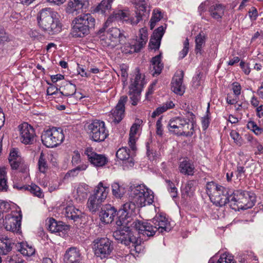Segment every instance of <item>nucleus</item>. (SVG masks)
Wrapping results in <instances>:
<instances>
[{
	"instance_id": "f257e3e1",
	"label": "nucleus",
	"mask_w": 263,
	"mask_h": 263,
	"mask_svg": "<svg viewBox=\"0 0 263 263\" xmlns=\"http://www.w3.org/2000/svg\"><path fill=\"white\" fill-rule=\"evenodd\" d=\"M132 3L135 5L136 14L135 17L126 20V18L128 17L127 13L122 10L114 11L106 21L104 27L98 31V35H101L102 33H104L105 28L113 21L116 20H123L129 21L132 25H137L140 21L144 18H146L150 12V8L148 1L145 0H133Z\"/></svg>"
},
{
	"instance_id": "f03ea898",
	"label": "nucleus",
	"mask_w": 263,
	"mask_h": 263,
	"mask_svg": "<svg viewBox=\"0 0 263 263\" xmlns=\"http://www.w3.org/2000/svg\"><path fill=\"white\" fill-rule=\"evenodd\" d=\"M59 14L50 8L42 9L37 16L38 24L46 32L50 35L57 34L62 30V25Z\"/></svg>"
},
{
	"instance_id": "7ed1b4c3",
	"label": "nucleus",
	"mask_w": 263,
	"mask_h": 263,
	"mask_svg": "<svg viewBox=\"0 0 263 263\" xmlns=\"http://www.w3.org/2000/svg\"><path fill=\"white\" fill-rule=\"evenodd\" d=\"M96 20L90 13H83L76 17L72 21L71 33L73 37H82L90 33L94 28Z\"/></svg>"
},
{
	"instance_id": "20e7f679",
	"label": "nucleus",
	"mask_w": 263,
	"mask_h": 263,
	"mask_svg": "<svg viewBox=\"0 0 263 263\" xmlns=\"http://www.w3.org/2000/svg\"><path fill=\"white\" fill-rule=\"evenodd\" d=\"M128 194L129 200L135 201L138 206L150 205L154 201L153 193L142 184L131 185Z\"/></svg>"
},
{
	"instance_id": "39448f33",
	"label": "nucleus",
	"mask_w": 263,
	"mask_h": 263,
	"mask_svg": "<svg viewBox=\"0 0 263 263\" xmlns=\"http://www.w3.org/2000/svg\"><path fill=\"white\" fill-rule=\"evenodd\" d=\"M255 197L253 194L245 191H233V194L231 196L230 206L233 209H235L236 205L238 208L246 210L252 208L255 203Z\"/></svg>"
},
{
	"instance_id": "423d86ee",
	"label": "nucleus",
	"mask_w": 263,
	"mask_h": 263,
	"mask_svg": "<svg viewBox=\"0 0 263 263\" xmlns=\"http://www.w3.org/2000/svg\"><path fill=\"white\" fill-rule=\"evenodd\" d=\"M193 124L189 120L181 117H176L170 120L168 129L178 136H191L193 134Z\"/></svg>"
},
{
	"instance_id": "0eeeda50",
	"label": "nucleus",
	"mask_w": 263,
	"mask_h": 263,
	"mask_svg": "<svg viewBox=\"0 0 263 263\" xmlns=\"http://www.w3.org/2000/svg\"><path fill=\"white\" fill-rule=\"evenodd\" d=\"M64 139V135L61 128L52 127L42 133L41 140L47 147H54L60 144Z\"/></svg>"
},
{
	"instance_id": "6e6552de",
	"label": "nucleus",
	"mask_w": 263,
	"mask_h": 263,
	"mask_svg": "<svg viewBox=\"0 0 263 263\" xmlns=\"http://www.w3.org/2000/svg\"><path fill=\"white\" fill-rule=\"evenodd\" d=\"M128 225L120 226V228L113 232L112 236L118 242L130 248L134 242L137 243L136 240L138 236Z\"/></svg>"
},
{
	"instance_id": "1a4fd4ad",
	"label": "nucleus",
	"mask_w": 263,
	"mask_h": 263,
	"mask_svg": "<svg viewBox=\"0 0 263 263\" xmlns=\"http://www.w3.org/2000/svg\"><path fill=\"white\" fill-rule=\"evenodd\" d=\"M89 136L91 140L97 142L104 141L109 135L105 122L95 120L88 126Z\"/></svg>"
},
{
	"instance_id": "9d476101",
	"label": "nucleus",
	"mask_w": 263,
	"mask_h": 263,
	"mask_svg": "<svg viewBox=\"0 0 263 263\" xmlns=\"http://www.w3.org/2000/svg\"><path fill=\"white\" fill-rule=\"evenodd\" d=\"M136 205V203L131 200L122 205L117 212L116 224L118 226L128 225L132 222Z\"/></svg>"
},
{
	"instance_id": "9b49d317",
	"label": "nucleus",
	"mask_w": 263,
	"mask_h": 263,
	"mask_svg": "<svg viewBox=\"0 0 263 263\" xmlns=\"http://www.w3.org/2000/svg\"><path fill=\"white\" fill-rule=\"evenodd\" d=\"M136 205V203L131 200L122 205L117 212L116 224L118 226L128 225L132 222Z\"/></svg>"
},
{
	"instance_id": "f8f14e48",
	"label": "nucleus",
	"mask_w": 263,
	"mask_h": 263,
	"mask_svg": "<svg viewBox=\"0 0 263 263\" xmlns=\"http://www.w3.org/2000/svg\"><path fill=\"white\" fill-rule=\"evenodd\" d=\"M95 255L101 259L107 258L113 250L111 241L107 238H101L93 241Z\"/></svg>"
},
{
	"instance_id": "ddd939ff",
	"label": "nucleus",
	"mask_w": 263,
	"mask_h": 263,
	"mask_svg": "<svg viewBox=\"0 0 263 263\" xmlns=\"http://www.w3.org/2000/svg\"><path fill=\"white\" fill-rule=\"evenodd\" d=\"M233 190L219 185L214 195L211 197V201L216 206H222L230 202Z\"/></svg>"
},
{
	"instance_id": "4468645a",
	"label": "nucleus",
	"mask_w": 263,
	"mask_h": 263,
	"mask_svg": "<svg viewBox=\"0 0 263 263\" xmlns=\"http://www.w3.org/2000/svg\"><path fill=\"white\" fill-rule=\"evenodd\" d=\"M84 154L90 164L96 168H102L108 163V158L105 155L98 154L92 147L86 148Z\"/></svg>"
},
{
	"instance_id": "2eb2a0df",
	"label": "nucleus",
	"mask_w": 263,
	"mask_h": 263,
	"mask_svg": "<svg viewBox=\"0 0 263 263\" xmlns=\"http://www.w3.org/2000/svg\"><path fill=\"white\" fill-rule=\"evenodd\" d=\"M144 85V79L139 72L136 74L134 81L129 87L128 95L133 105H136L140 99L141 89Z\"/></svg>"
},
{
	"instance_id": "dca6fc26",
	"label": "nucleus",
	"mask_w": 263,
	"mask_h": 263,
	"mask_svg": "<svg viewBox=\"0 0 263 263\" xmlns=\"http://www.w3.org/2000/svg\"><path fill=\"white\" fill-rule=\"evenodd\" d=\"M133 224L138 231L139 237L140 238L153 237L157 231V227L154 226L151 222L137 220Z\"/></svg>"
},
{
	"instance_id": "f3484780",
	"label": "nucleus",
	"mask_w": 263,
	"mask_h": 263,
	"mask_svg": "<svg viewBox=\"0 0 263 263\" xmlns=\"http://www.w3.org/2000/svg\"><path fill=\"white\" fill-rule=\"evenodd\" d=\"M18 128L21 142L26 145L32 144L35 137V133L33 127L24 122L18 126Z\"/></svg>"
},
{
	"instance_id": "a211bd4d",
	"label": "nucleus",
	"mask_w": 263,
	"mask_h": 263,
	"mask_svg": "<svg viewBox=\"0 0 263 263\" xmlns=\"http://www.w3.org/2000/svg\"><path fill=\"white\" fill-rule=\"evenodd\" d=\"M89 6V0H70L68 3L66 11L72 15H77L86 12Z\"/></svg>"
},
{
	"instance_id": "6ab92c4d",
	"label": "nucleus",
	"mask_w": 263,
	"mask_h": 263,
	"mask_svg": "<svg viewBox=\"0 0 263 263\" xmlns=\"http://www.w3.org/2000/svg\"><path fill=\"white\" fill-rule=\"evenodd\" d=\"M107 39L110 42H107V46L114 47L118 44H123L125 41V36L122 33L118 28L114 27L109 29L106 33Z\"/></svg>"
},
{
	"instance_id": "aec40b11",
	"label": "nucleus",
	"mask_w": 263,
	"mask_h": 263,
	"mask_svg": "<svg viewBox=\"0 0 263 263\" xmlns=\"http://www.w3.org/2000/svg\"><path fill=\"white\" fill-rule=\"evenodd\" d=\"M22 215H7L5 217L4 226L7 231L20 234L21 231Z\"/></svg>"
},
{
	"instance_id": "412c9836",
	"label": "nucleus",
	"mask_w": 263,
	"mask_h": 263,
	"mask_svg": "<svg viewBox=\"0 0 263 263\" xmlns=\"http://www.w3.org/2000/svg\"><path fill=\"white\" fill-rule=\"evenodd\" d=\"M128 98L126 96L120 97L116 106L111 110L112 121L119 123L123 118L125 111V104L127 102Z\"/></svg>"
},
{
	"instance_id": "4be33fe9",
	"label": "nucleus",
	"mask_w": 263,
	"mask_h": 263,
	"mask_svg": "<svg viewBox=\"0 0 263 263\" xmlns=\"http://www.w3.org/2000/svg\"><path fill=\"white\" fill-rule=\"evenodd\" d=\"M116 215H117V210L110 204L103 205L99 212L100 220L106 224L110 223Z\"/></svg>"
},
{
	"instance_id": "5701e85b",
	"label": "nucleus",
	"mask_w": 263,
	"mask_h": 263,
	"mask_svg": "<svg viewBox=\"0 0 263 263\" xmlns=\"http://www.w3.org/2000/svg\"><path fill=\"white\" fill-rule=\"evenodd\" d=\"M184 72L182 70L177 71L172 81V90L175 93L182 95L185 92V86L183 85Z\"/></svg>"
},
{
	"instance_id": "b1692460",
	"label": "nucleus",
	"mask_w": 263,
	"mask_h": 263,
	"mask_svg": "<svg viewBox=\"0 0 263 263\" xmlns=\"http://www.w3.org/2000/svg\"><path fill=\"white\" fill-rule=\"evenodd\" d=\"M82 260L79 250L76 247L68 249L64 256V263H81Z\"/></svg>"
},
{
	"instance_id": "393cba45",
	"label": "nucleus",
	"mask_w": 263,
	"mask_h": 263,
	"mask_svg": "<svg viewBox=\"0 0 263 263\" xmlns=\"http://www.w3.org/2000/svg\"><path fill=\"white\" fill-rule=\"evenodd\" d=\"M116 157L123 161L124 166L132 167L134 165L133 158L130 156L129 150L126 147L119 148L116 152Z\"/></svg>"
},
{
	"instance_id": "a878e982",
	"label": "nucleus",
	"mask_w": 263,
	"mask_h": 263,
	"mask_svg": "<svg viewBox=\"0 0 263 263\" xmlns=\"http://www.w3.org/2000/svg\"><path fill=\"white\" fill-rule=\"evenodd\" d=\"M164 32L165 30L163 26L159 27L154 30L149 43V47L151 49L155 50L159 49Z\"/></svg>"
},
{
	"instance_id": "bb28decb",
	"label": "nucleus",
	"mask_w": 263,
	"mask_h": 263,
	"mask_svg": "<svg viewBox=\"0 0 263 263\" xmlns=\"http://www.w3.org/2000/svg\"><path fill=\"white\" fill-rule=\"evenodd\" d=\"M154 223V226L157 227V231L159 233L163 234L164 232H168L171 230L170 222L166 218L162 215H159L152 221Z\"/></svg>"
},
{
	"instance_id": "cd10ccee",
	"label": "nucleus",
	"mask_w": 263,
	"mask_h": 263,
	"mask_svg": "<svg viewBox=\"0 0 263 263\" xmlns=\"http://www.w3.org/2000/svg\"><path fill=\"white\" fill-rule=\"evenodd\" d=\"M46 224L48 230L52 233H59L68 230L70 226L64 224L62 221H57L54 219L50 218L49 219Z\"/></svg>"
},
{
	"instance_id": "c85d7f7f",
	"label": "nucleus",
	"mask_w": 263,
	"mask_h": 263,
	"mask_svg": "<svg viewBox=\"0 0 263 263\" xmlns=\"http://www.w3.org/2000/svg\"><path fill=\"white\" fill-rule=\"evenodd\" d=\"M65 217L74 221H77L82 217V212L73 205L67 206L64 209Z\"/></svg>"
},
{
	"instance_id": "c756f323",
	"label": "nucleus",
	"mask_w": 263,
	"mask_h": 263,
	"mask_svg": "<svg viewBox=\"0 0 263 263\" xmlns=\"http://www.w3.org/2000/svg\"><path fill=\"white\" fill-rule=\"evenodd\" d=\"M225 7L220 4L211 5L209 8V12L211 17L215 20L221 19L224 15Z\"/></svg>"
},
{
	"instance_id": "7c9ffc66",
	"label": "nucleus",
	"mask_w": 263,
	"mask_h": 263,
	"mask_svg": "<svg viewBox=\"0 0 263 263\" xmlns=\"http://www.w3.org/2000/svg\"><path fill=\"white\" fill-rule=\"evenodd\" d=\"M151 63L150 70L152 74L154 76L159 75L163 68V64L161 63V53L153 57L151 60Z\"/></svg>"
},
{
	"instance_id": "2f4dec72",
	"label": "nucleus",
	"mask_w": 263,
	"mask_h": 263,
	"mask_svg": "<svg viewBox=\"0 0 263 263\" xmlns=\"http://www.w3.org/2000/svg\"><path fill=\"white\" fill-rule=\"evenodd\" d=\"M141 122V120L138 119L137 120V122L132 126L130 129L128 144L130 148L133 151H135L136 149L135 135L137 134L140 124Z\"/></svg>"
},
{
	"instance_id": "473e14b6",
	"label": "nucleus",
	"mask_w": 263,
	"mask_h": 263,
	"mask_svg": "<svg viewBox=\"0 0 263 263\" xmlns=\"http://www.w3.org/2000/svg\"><path fill=\"white\" fill-rule=\"evenodd\" d=\"M179 168L181 173L189 176L193 175L195 170L193 163L187 160H184L180 162Z\"/></svg>"
},
{
	"instance_id": "72a5a7b5",
	"label": "nucleus",
	"mask_w": 263,
	"mask_h": 263,
	"mask_svg": "<svg viewBox=\"0 0 263 263\" xmlns=\"http://www.w3.org/2000/svg\"><path fill=\"white\" fill-rule=\"evenodd\" d=\"M108 187L103 185L102 182H100L97 188L95 190V193L92 196L96 197L99 202H102L106 199L108 192Z\"/></svg>"
},
{
	"instance_id": "f704fd0d",
	"label": "nucleus",
	"mask_w": 263,
	"mask_h": 263,
	"mask_svg": "<svg viewBox=\"0 0 263 263\" xmlns=\"http://www.w3.org/2000/svg\"><path fill=\"white\" fill-rule=\"evenodd\" d=\"M11 240L7 237H0V255H6L12 248Z\"/></svg>"
},
{
	"instance_id": "c9c22d12",
	"label": "nucleus",
	"mask_w": 263,
	"mask_h": 263,
	"mask_svg": "<svg viewBox=\"0 0 263 263\" xmlns=\"http://www.w3.org/2000/svg\"><path fill=\"white\" fill-rule=\"evenodd\" d=\"M61 88L63 89L60 90V93L66 97H71L76 92V86L67 81L64 82Z\"/></svg>"
},
{
	"instance_id": "e433bc0d",
	"label": "nucleus",
	"mask_w": 263,
	"mask_h": 263,
	"mask_svg": "<svg viewBox=\"0 0 263 263\" xmlns=\"http://www.w3.org/2000/svg\"><path fill=\"white\" fill-rule=\"evenodd\" d=\"M17 249L24 256H30L35 253V249L27 243H18Z\"/></svg>"
},
{
	"instance_id": "4c0bfd02",
	"label": "nucleus",
	"mask_w": 263,
	"mask_h": 263,
	"mask_svg": "<svg viewBox=\"0 0 263 263\" xmlns=\"http://www.w3.org/2000/svg\"><path fill=\"white\" fill-rule=\"evenodd\" d=\"M114 0H102L95 9V11L104 14L111 8V3Z\"/></svg>"
},
{
	"instance_id": "58836bf2",
	"label": "nucleus",
	"mask_w": 263,
	"mask_h": 263,
	"mask_svg": "<svg viewBox=\"0 0 263 263\" xmlns=\"http://www.w3.org/2000/svg\"><path fill=\"white\" fill-rule=\"evenodd\" d=\"M101 203L102 202L96 199V197L91 195L87 201V208L92 213H95L101 207Z\"/></svg>"
},
{
	"instance_id": "ea45409f",
	"label": "nucleus",
	"mask_w": 263,
	"mask_h": 263,
	"mask_svg": "<svg viewBox=\"0 0 263 263\" xmlns=\"http://www.w3.org/2000/svg\"><path fill=\"white\" fill-rule=\"evenodd\" d=\"M111 190L112 195L117 198H121L126 190L123 185H120L118 182H114L111 185Z\"/></svg>"
},
{
	"instance_id": "a19ab883",
	"label": "nucleus",
	"mask_w": 263,
	"mask_h": 263,
	"mask_svg": "<svg viewBox=\"0 0 263 263\" xmlns=\"http://www.w3.org/2000/svg\"><path fill=\"white\" fill-rule=\"evenodd\" d=\"M121 49L122 52L127 54L137 52L141 49L136 43V41H134V43L133 44L130 43H125L121 47Z\"/></svg>"
},
{
	"instance_id": "79ce46f5",
	"label": "nucleus",
	"mask_w": 263,
	"mask_h": 263,
	"mask_svg": "<svg viewBox=\"0 0 263 263\" xmlns=\"http://www.w3.org/2000/svg\"><path fill=\"white\" fill-rule=\"evenodd\" d=\"M37 164L39 171L41 173H45L48 170L49 166L46 156L43 152H41L40 154Z\"/></svg>"
},
{
	"instance_id": "37998d69",
	"label": "nucleus",
	"mask_w": 263,
	"mask_h": 263,
	"mask_svg": "<svg viewBox=\"0 0 263 263\" xmlns=\"http://www.w3.org/2000/svg\"><path fill=\"white\" fill-rule=\"evenodd\" d=\"M252 260H258L257 257L252 251H247L240 256L239 261L241 263H250Z\"/></svg>"
},
{
	"instance_id": "c03bdc74",
	"label": "nucleus",
	"mask_w": 263,
	"mask_h": 263,
	"mask_svg": "<svg viewBox=\"0 0 263 263\" xmlns=\"http://www.w3.org/2000/svg\"><path fill=\"white\" fill-rule=\"evenodd\" d=\"M209 263H215L214 258H210ZM216 263H236V261L234 260V257L232 255L228 253H224L220 256Z\"/></svg>"
},
{
	"instance_id": "a18cd8bd",
	"label": "nucleus",
	"mask_w": 263,
	"mask_h": 263,
	"mask_svg": "<svg viewBox=\"0 0 263 263\" xmlns=\"http://www.w3.org/2000/svg\"><path fill=\"white\" fill-rule=\"evenodd\" d=\"M24 188L25 190L29 191L31 193L39 198H42L44 196L41 188L35 184H31L30 185L20 187L21 189Z\"/></svg>"
},
{
	"instance_id": "49530a36",
	"label": "nucleus",
	"mask_w": 263,
	"mask_h": 263,
	"mask_svg": "<svg viewBox=\"0 0 263 263\" xmlns=\"http://www.w3.org/2000/svg\"><path fill=\"white\" fill-rule=\"evenodd\" d=\"M163 17L161 12L159 9H154L153 12V15L150 21V28L153 29L156 23L158 22Z\"/></svg>"
},
{
	"instance_id": "de8ad7c7",
	"label": "nucleus",
	"mask_w": 263,
	"mask_h": 263,
	"mask_svg": "<svg viewBox=\"0 0 263 263\" xmlns=\"http://www.w3.org/2000/svg\"><path fill=\"white\" fill-rule=\"evenodd\" d=\"M147 41V33L146 30L143 28L140 30V40L136 41V43L142 49Z\"/></svg>"
},
{
	"instance_id": "09e8293b",
	"label": "nucleus",
	"mask_w": 263,
	"mask_h": 263,
	"mask_svg": "<svg viewBox=\"0 0 263 263\" xmlns=\"http://www.w3.org/2000/svg\"><path fill=\"white\" fill-rule=\"evenodd\" d=\"M219 185L213 181L209 182L206 184V193L208 195L210 199L214 195L216 189Z\"/></svg>"
},
{
	"instance_id": "8fccbe9b",
	"label": "nucleus",
	"mask_w": 263,
	"mask_h": 263,
	"mask_svg": "<svg viewBox=\"0 0 263 263\" xmlns=\"http://www.w3.org/2000/svg\"><path fill=\"white\" fill-rule=\"evenodd\" d=\"M77 192L78 196L80 198H86L87 196V193L88 192V186L85 184L79 185L77 188Z\"/></svg>"
},
{
	"instance_id": "3c124183",
	"label": "nucleus",
	"mask_w": 263,
	"mask_h": 263,
	"mask_svg": "<svg viewBox=\"0 0 263 263\" xmlns=\"http://www.w3.org/2000/svg\"><path fill=\"white\" fill-rule=\"evenodd\" d=\"M196 47L195 51L197 53L200 52L202 45L205 43L204 35L199 33L195 39Z\"/></svg>"
},
{
	"instance_id": "603ef678",
	"label": "nucleus",
	"mask_w": 263,
	"mask_h": 263,
	"mask_svg": "<svg viewBox=\"0 0 263 263\" xmlns=\"http://www.w3.org/2000/svg\"><path fill=\"white\" fill-rule=\"evenodd\" d=\"M9 163L13 170L20 169L21 171H23L24 163L21 160V158L15 160L10 159Z\"/></svg>"
},
{
	"instance_id": "864d4df0",
	"label": "nucleus",
	"mask_w": 263,
	"mask_h": 263,
	"mask_svg": "<svg viewBox=\"0 0 263 263\" xmlns=\"http://www.w3.org/2000/svg\"><path fill=\"white\" fill-rule=\"evenodd\" d=\"M143 239V238L138 237V238H137L136 240L138 241V242H137V243H136L134 242L131 245V246L129 248H131V251H135L136 253H139L141 251H142L143 249L141 244Z\"/></svg>"
},
{
	"instance_id": "5fc2aeb1",
	"label": "nucleus",
	"mask_w": 263,
	"mask_h": 263,
	"mask_svg": "<svg viewBox=\"0 0 263 263\" xmlns=\"http://www.w3.org/2000/svg\"><path fill=\"white\" fill-rule=\"evenodd\" d=\"M195 181L193 180L188 181L183 189V194L188 195L193 192L195 190Z\"/></svg>"
},
{
	"instance_id": "6e6d98bb",
	"label": "nucleus",
	"mask_w": 263,
	"mask_h": 263,
	"mask_svg": "<svg viewBox=\"0 0 263 263\" xmlns=\"http://www.w3.org/2000/svg\"><path fill=\"white\" fill-rule=\"evenodd\" d=\"M175 105L173 101H170L165 102V103L162 104V105L158 107H157V111H158L159 114L164 112L166 111L168 109L172 108L174 107Z\"/></svg>"
},
{
	"instance_id": "4d7b16f0",
	"label": "nucleus",
	"mask_w": 263,
	"mask_h": 263,
	"mask_svg": "<svg viewBox=\"0 0 263 263\" xmlns=\"http://www.w3.org/2000/svg\"><path fill=\"white\" fill-rule=\"evenodd\" d=\"M189 49V41L187 38H186L185 41L183 43V48L182 50L179 52V59H183L187 54Z\"/></svg>"
},
{
	"instance_id": "13d9d810",
	"label": "nucleus",
	"mask_w": 263,
	"mask_h": 263,
	"mask_svg": "<svg viewBox=\"0 0 263 263\" xmlns=\"http://www.w3.org/2000/svg\"><path fill=\"white\" fill-rule=\"evenodd\" d=\"M230 136L237 145L240 146L242 144V139L238 132L235 130H232L230 133Z\"/></svg>"
},
{
	"instance_id": "bf43d9fd",
	"label": "nucleus",
	"mask_w": 263,
	"mask_h": 263,
	"mask_svg": "<svg viewBox=\"0 0 263 263\" xmlns=\"http://www.w3.org/2000/svg\"><path fill=\"white\" fill-rule=\"evenodd\" d=\"M147 156L149 160L151 161L154 160L157 157L158 154L153 149H150L149 146L147 144Z\"/></svg>"
},
{
	"instance_id": "052dcab7",
	"label": "nucleus",
	"mask_w": 263,
	"mask_h": 263,
	"mask_svg": "<svg viewBox=\"0 0 263 263\" xmlns=\"http://www.w3.org/2000/svg\"><path fill=\"white\" fill-rule=\"evenodd\" d=\"M241 87L240 84L238 82H234L232 84V90L234 94L236 97H238L241 93Z\"/></svg>"
},
{
	"instance_id": "680f3d73",
	"label": "nucleus",
	"mask_w": 263,
	"mask_h": 263,
	"mask_svg": "<svg viewBox=\"0 0 263 263\" xmlns=\"http://www.w3.org/2000/svg\"><path fill=\"white\" fill-rule=\"evenodd\" d=\"M156 134L160 136L163 135L162 117L159 118L156 122Z\"/></svg>"
},
{
	"instance_id": "e2e57ef3",
	"label": "nucleus",
	"mask_w": 263,
	"mask_h": 263,
	"mask_svg": "<svg viewBox=\"0 0 263 263\" xmlns=\"http://www.w3.org/2000/svg\"><path fill=\"white\" fill-rule=\"evenodd\" d=\"M248 13L251 21H254L256 20L258 16V12L255 7H252L251 9L249 11Z\"/></svg>"
},
{
	"instance_id": "0e129e2a",
	"label": "nucleus",
	"mask_w": 263,
	"mask_h": 263,
	"mask_svg": "<svg viewBox=\"0 0 263 263\" xmlns=\"http://www.w3.org/2000/svg\"><path fill=\"white\" fill-rule=\"evenodd\" d=\"M209 6V2L208 1H205L202 3L198 7V12L200 15L202 13L205 12L206 10L207 7Z\"/></svg>"
},
{
	"instance_id": "69168bd1",
	"label": "nucleus",
	"mask_w": 263,
	"mask_h": 263,
	"mask_svg": "<svg viewBox=\"0 0 263 263\" xmlns=\"http://www.w3.org/2000/svg\"><path fill=\"white\" fill-rule=\"evenodd\" d=\"M237 98L238 97L235 95L232 97L231 95L228 94L226 98L227 102L231 105L236 104L237 103Z\"/></svg>"
},
{
	"instance_id": "338daca9",
	"label": "nucleus",
	"mask_w": 263,
	"mask_h": 263,
	"mask_svg": "<svg viewBox=\"0 0 263 263\" xmlns=\"http://www.w3.org/2000/svg\"><path fill=\"white\" fill-rule=\"evenodd\" d=\"M246 172V170L245 169V167L241 166H238L237 167V171H236V176L237 178H239L240 179L241 178L244 176L245 173Z\"/></svg>"
},
{
	"instance_id": "774afa93",
	"label": "nucleus",
	"mask_w": 263,
	"mask_h": 263,
	"mask_svg": "<svg viewBox=\"0 0 263 263\" xmlns=\"http://www.w3.org/2000/svg\"><path fill=\"white\" fill-rule=\"evenodd\" d=\"M79 174V173L77 172V170L75 168L69 170L65 175L64 178L67 179L70 177H75L77 176Z\"/></svg>"
}]
</instances>
